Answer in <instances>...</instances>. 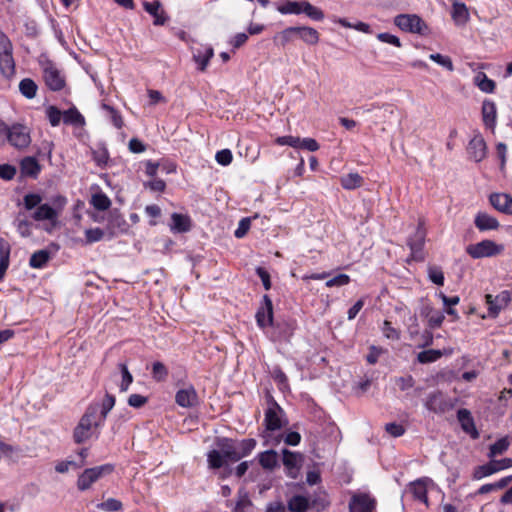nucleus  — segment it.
<instances>
[{
    "mask_svg": "<svg viewBox=\"0 0 512 512\" xmlns=\"http://www.w3.org/2000/svg\"><path fill=\"white\" fill-rule=\"evenodd\" d=\"M286 424L287 420L283 409L275 401H271L265 411V430L262 433L264 445L277 446L280 444L282 441V434L278 432Z\"/></svg>",
    "mask_w": 512,
    "mask_h": 512,
    "instance_id": "1",
    "label": "nucleus"
},
{
    "mask_svg": "<svg viewBox=\"0 0 512 512\" xmlns=\"http://www.w3.org/2000/svg\"><path fill=\"white\" fill-rule=\"evenodd\" d=\"M103 424V416H98V409L89 407L74 429L75 442L83 443L94 436L97 437Z\"/></svg>",
    "mask_w": 512,
    "mask_h": 512,
    "instance_id": "2",
    "label": "nucleus"
},
{
    "mask_svg": "<svg viewBox=\"0 0 512 512\" xmlns=\"http://www.w3.org/2000/svg\"><path fill=\"white\" fill-rule=\"evenodd\" d=\"M278 11L284 15L304 13L314 21H321L324 18L323 11L306 0H287L278 7Z\"/></svg>",
    "mask_w": 512,
    "mask_h": 512,
    "instance_id": "3",
    "label": "nucleus"
},
{
    "mask_svg": "<svg viewBox=\"0 0 512 512\" xmlns=\"http://www.w3.org/2000/svg\"><path fill=\"white\" fill-rule=\"evenodd\" d=\"M0 138L7 139L12 146L18 149L27 147L31 142L29 131L25 126L18 124L9 128L1 121Z\"/></svg>",
    "mask_w": 512,
    "mask_h": 512,
    "instance_id": "4",
    "label": "nucleus"
},
{
    "mask_svg": "<svg viewBox=\"0 0 512 512\" xmlns=\"http://www.w3.org/2000/svg\"><path fill=\"white\" fill-rule=\"evenodd\" d=\"M40 66L43 71L45 84L50 90L59 91L65 86V76L55 63L47 58H41Z\"/></svg>",
    "mask_w": 512,
    "mask_h": 512,
    "instance_id": "5",
    "label": "nucleus"
},
{
    "mask_svg": "<svg viewBox=\"0 0 512 512\" xmlns=\"http://www.w3.org/2000/svg\"><path fill=\"white\" fill-rule=\"evenodd\" d=\"M394 24L402 31L425 35L428 33V26L422 18L416 14H400L394 18Z\"/></svg>",
    "mask_w": 512,
    "mask_h": 512,
    "instance_id": "6",
    "label": "nucleus"
},
{
    "mask_svg": "<svg viewBox=\"0 0 512 512\" xmlns=\"http://www.w3.org/2000/svg\"><path fill=\"white\" fill-rule=\"evenodd\" d=\"M13 47L9 38L0 33V73L10 78L15 73V62L13 59Z\"/></svg>",
    "mask_w": 512,
    "mask_h": 512,
    "instance_id": "7",
    "label": "nucleus"
},
{
    "mask_svg": "<svg viewBox=\"0 0 512 512\" xmlns=\"http://www.w3.org/2000/svg\"><path fill=\"white\" fill-rule=\"evenodd\" d=\"M504 251L502 244H497L493 240L485 239L476 244H470L466 247V252L473 259L493 257Z\"/></svg>",
    "mask_w": 512,
    "mask_h": 512,
    "instance_id": "8",
    "label": "nucleus"
},
{
    "mask_svg": "<svg viewBox=\"0 0 512 512\" xmlns=\"http://www.w3.org/2000/svg\"><path fill=\"white\" fill-rule=\"evenodd\" d=\"M113 471V466L105 464L93 468H88L79 475L77 480V487L81 491L89 489L92 484L102 478L104 475L110 474Z\"/></svg>",
    "mask_w": 512,
    "mask_h": 512,
    "instance_id": "9",
    "label": "nucleus"
},
{
    "mask_svg": "<svg viewBox=\"0 0 512 512\" xmlns=\"http://www.w3.org/2000/svg\"><path fill=\"white\" fill-rule=\"evenodd\" d=\"M376 500L369 493L355 492L349 502L350 512H373Z\"/></svg>",
    "mask_w": 512,
    "mask_h": 512,
    "instance_id": "10",
    "label": "nucleus"
},
{
    "mask_svg": "<svg viewBox=\"0 0 512 512\" xmlns=\"http://www.w3.org/2000/svg\"><path fill=\"white\" fill-rule=\"evenodd\" d=\"M485 301L488 306V317L496 318L500 311L511 301V292L509 290L501 291L497 296L487 294Z\"/></svg>",
    "mask_w": 512,
    "mask_h": 512,
    "instance_id": "11",
    "label": "nucleus"
},
{
    "mask_svg": "<svg viewBox=\"0 0 512 512\" xmlns=\"http://www.w3.org/2000/svg\"><path fill=\"white\" fill-rule=\"evenodd\" d=\"M191 52L197 69L204 72L214 56V49L209 44H200L198 47H192Z\"/></svg>",
    "mask_w": 512,
    "mask_h": 512,
    "instance_id": "12",
    "label": "nucleus"
},
{
    "mask_svg": "<svg viewBox=\"0 0 512 512\" xmlns=\"http://www.w3.org/2000/svg\"><path fill=\"white\" fill-rule=\"evenodd\" d=\"M283 465L286 473L290 478L296 479L299 475L303 463V456L297 452H291L288 449H283Z\"/></svg>",
    "mask_w": 512,
    "mask_h": 512,
    "instance_id": "13",
    "label": "nucleus"
},
{
    "mask_svg": "<svg viewBox=\"0 0 512 512\" xmlns=\"http://www.w3.org/2000/svg\"><path fill=\"white\" fill-rule=\"evenodd\" d=\"M425 242V231L421 224L416 229L415 234L408 239V246L411 250V259L414 261H422L424 259L423 247Z\"/></svg>",
    "mask_w": 512,
    "mask_h": 512,
    "instance_id": "14",
    "label": "nucleus"
},
{
    "mask_svg": "<svg viewBox=\"0 0 512 512\" xmlns=\"http://www.w3.org/2000/svg\"><path fill=\"white\" fill-rule=\"evenodd\" d=\"M257 325L264 329L273 324V304L268 295H264L260 307L256 312Z\"/></svg>",
    "mask_w": 512,
    "mask_h": 512,
    "instance_id": "15",
    "label": "nucleus"
},
{
    "mask_svg": "<svg viewBox=\"0 0 512 512\" xmlns=\"http://www.w3.org/2000/svg\"><path fill=\"white\" fill-rule=\"evenodd\" d=\"M175 402L183 408H192L198 404V395L193 386H187L177 391Z\"/></svg>",
    "mask_w": 512,
    "mask_h": 512,
    "instance_id": "16",
    "label": "nucleus"
},
{
    "mask_svg": "<svg viewBox=\"0 0 512 512\" xmlns=\"http://www.w3.org/2000/svg\"><path fill=\"white\" fill-rule=\"evenodd\" d=\"M144 10L150 14L153 18V24L156 26H162L164 25L169 17L166 14V12L162 9L161 2L158 0H155L153 2L144 1L143 2Z\"/></svg>",
    "mask_w": 512,
    "mask_h": 512,
    "instance_id": "17",
    "label": "nucleus"
},
{
    "mask_svg": "<svg viewBox=\"0 0 512 512\" xmlns=\"http://www.w3.org/2000/svg\"><path fill=\"white\" fill-rule=\"evenodd\" d=\"M31 218L37 222L48 221L52 226H55L58 219V212L51 205L45 203L41 204L33 211Z\"/></svg>",
    "mask_w": 512,
    "mask_h": 512,
    "instance_id": "18",
    "label": "nucleus"
},
{
    "mask_svg": "<svg viewBox=\"0 0 512 512\" xmlns=\"http://www.w3.org/2000/svg\"><path fill=\"white\" fill-rule=\"evenodd\" d=\"M468 153L476 162H480L486 156V143L481 135H475L468 144Z\"/></svg>",
    "mask_w": 512,
    "mask_h": 512,
    "instance_id": "19",
    "label": "nucleus"
},
{
    "mask_svg": "<svg viewBox=\"0 0 512 512\" xmlns=\"http://www.w3.org/2000/svg\"><path fill=\"white\" fill-rule=\"evenodd\" d=\"M490 204L499 212L512 214V196L506 193H494L490 195Z\"/></svg>",
    "mask_w": 512,
    "mask_h": 512,
    "instance_id": "20",
    "label": "nucleus"
},
{
    "mask_svg": "<svg viewBox=\"0 0 512 512\" xmlns=\"http://www.w3.org/2000/svg\"><path fill=\"white\" fill-rule=\"evenodd\" d=\"M425 407L434 413H443L448 409V402L443 393L434 392L427 397Z\"/></svg>",
    "mask_w": 512,
    "mask_h": 512,
    "instance_id": "21",
    "label": "nucleus"
},
{
    "mask_svg": "<svg viewBox=\"0 0 512 512\" xmlns=\"http://www.w3.org/2000/svg\"><path fill=\"white\" fill-rule=\"evenodd\" d=\"M432 484L429 478L419 479L410 485V491L414 498L428 506L427 485Z\"/></svg>",
    "mask_w": 512,
    "mask_h": 512,
    "instance_id": "22",
    "label": "nucleus"
},
{
    "mask_svg": "<svg viewBox=\"0 0 512 512\" xmlns=\"http://www.w3.org/2000/svg\"><path fill=\"white\" fill-rule=\"evenodd\" d=\"M482 117L486 127L494 129L496 126L497 109L491 100H485L482 104Z\"/></svg>",
    "mask_w": 512,
    "mask_h": 512,
    "instance_id": "23",
    "label": "nucleus"
},
{
    "mask_svg": "<svg viewBox=\"0 0 512 512\" xmlns=\"http://www.w3.org/2000/svg\"><path fill=\"white\" fill-rule=\"evenodd\" d=\"M257 459L264 470L272 471L279 466L278 454L272 449L259 453Z\"/></svg>",
    "mask_w": 512,
    "mask_h": 512,
    "instance_id": "24",
    "label": "nucleus"
},
{
    "mask_svg": "<svg viewBox=\"0 0 512 512\" xmlns=\"http://www.w3.org/2000/svg\"><path fill=\"white\" fill-rule=\"evenodd\" d=\"M474 223L480 231L496 230L499 227L498 220L485 212L477 213Z\"/></svg>",
    "mask_w": 512,
    "mask_h": 512,
    "instance_id": "25",
    "label": "nucleus"
},
{
    "mask_svg": "<svg viewBox=\"0 0 512 512\" xmlns=\"http://www.w3.org/2000/svg\"><path fill=\"white\" fill-rule=\"evenodd\" d=\"M458 421L461 424L462 429L471 434L473 438H477L479 436L475 425L474 420L471 416V413L467 409H460L457 413Z\"/></svg>",
    "mask_w": 512,
    "mask_h": 512,
    "instance_id": "26",
    "label": "nucleus"
},
{
    "mask_svg": "<svg viewBox=\"0 0 512 512\" xmlns=\"http://www.w3.org/2000/svg\"><path fill=\"white\" fill-rule=\"evenodd\" d=\"M296 34L308 45H316L319 42V33L316 29L308 26L296 27Z\"/></svg>",
    "mask_w": 512,
    "mask_h": 512,
    "instance_id": "27",
    "label": "nucleus"
},
{
    "mask_svg": "<svg viewBox=\"0 0 512 512\" xmlns=\"http://www.w3.org/2000/svg\"><path fill=\"white\" fill-rule=\"evenodd\" d=\"M219 447L221 448V451L226 459L234 462L240 460V455L237 449V442L230 439H223L220 442Z\"/></svg>",
    "mask_w": 512,
    "mask_h": 512,
    "instance_id": "28",
    "label": "nucleus"
},
{
    "mask_svg": "<svg viewBox=\"0 0 512 512\" xmlns=\"http://www.w3.org/2000/svg\"><path fill=\"white\" fill-rule=\"evenodd\" d=\"M10 251V244L5 239L0 238V281L9 267Z\"/></svg>",
    "mask_w": 512,
    "mask_h": 512,
    "instance_id": "29",
    "label": "nucleus"
},
{
    "mask_svg": "<svg viewBox=\"0 0 512 512\" xmlns=\"http://www.w3.org/2000/svg\"><path fill=\"white\" fill-rule=\"evenodd\" d=\"M171 230L173 232L182 233L187 232L190 229V219L188 216L173 213L171 216Z\"/></svg>",
    "mask_w": 512,
    "mask_h": 512,
    "instance_id": "30",
    "label": "nucleus"
},
{
    "mask_svg": "<svg viewBox=\"0 0 512 512\" xmlns=\"http://www.w3.org/2000/svg\"><path fill=\"white\" fill-rule=\"evenodd\" d=\"M40 172V165L34 157H25L21 161V173L24 176L36 177Z\"/></svg>",
    "mask_w": 512,
    "mask_h": 512,
    "instance_id": "31",
    "label": "nucleus"
},
{
    "mask_svg": "<svg viewBox=\"0 0 512 512\" xmlns=\"http://www.w3.org/2000/svg\"><path fill=\"white\" fill-rule=\"evenodd\" d=\"M63 122L68 125L80 127L85 124V119L75 107H72L63 112Z\"/></svg>",
    "mask_w": 512,
    "mask_h": 512,
    "instance_id": "32",
    "label": "nucleus"
},
{
    "mask_svg": "<svg viewBox=\"0 0 512 512\" xmlns=\"http://www.w3.org/2000/svg\"><path fill=\"white\" fill-rule=\"evenodd\" d=\"M50 259L49 251L42 249L34 252L29 260V265L35 269L43 268Z\"/></svg>",
    "mask_w": 512,
    "mask_h": 512,
    "instance_id": "33",
    "label": "nucleus"
},
{
    "mask_svg": "<svg viewBox=\"0 0 512 512\" xmlns=\"http://www.w3.org/2000/svg\"><path fill=\"white\" fill-rule=\"evenodd\" d=\"M340 183L344 189L353 190L362 185L363 178L360 174L356 172L349 173L340 178Z\"/></svg>",
    "mask_w": 512,
    "mask_h": 512,
    "instance_id": "34",
    "label": "nucleus"
},
{
    "mask_svg": "<svg viewBox=\"0 0 512 512\" xmlns=\"http://www.w3.org/2000/svg\"><path fill=\"white\" fill-rule=\"evenodd\" d=\"M17 232L21 237L27 238L32 235L33 224L28 219L24 218L19 214L13 222Z\"/></svg>",
    "mask_w": 512,
    "mask_h": 512,
    "instance_id": "35",
    "label": "nucleus"
},
{
    "mask_svg": "<svg viewBox=\"0 0 512 512\" xmlns=\"http://www.w3.org/2000/svg\"><path fill=\"white\" fill-rule=\"evenodd\" d=\"M474 83L482 92L485 93H492L495 89L494 81L489 79L483 72H479L474 77Z\"/></svg>",
    "mask_w": 512,
    "mask_h": 512,
    "instance_id": "36",
    "label": "nucleus"
},
{
    "mask_svg": "<svg viewBox=\"0 0 512 512\" xmlns=\"http://www.w3.org/2000/svg\"><path fill=\"white\" fill-rule=\"evenodd\" d=\"M37 89L36 83L30 78H25L19 83L20 93L27 99H33L36 96Z\"/></svg>",
    "mask_w": 512,
    "mask_h": 512,
    "instance_id": "37",
    "label": "nucleus"
},
{
    "mask_svg": "<svg viewBox=\"0 0 512 512\" xmlns=\"http://www.w3.org/2000/svg\"><path fill=\"white\" fill-rule=\"evenodd\" d=\"M424 314L428 319V324L431 328L440 327L444 321V314L441 311L435 310L431 307H426Z\"/></svg>",
    "mask_w": 512,
    "mask_h": 512,
    "instance_id": "38",
    "label": "nucleus"
},
{
    "mask_svg": "<svg viewBox=\"0 0 512 512\" xmlns=\"http://www.w3.org/2000/svg\"><path fill=\"white\" fill-rule=\"evenodd\" d=\"M308 506V499L302 495H295L288 501V508L292 512H304Z\"/></svg>",
    "mask_w": 512,
    "mask_h": 512,
    "instance_id": "39",
    "label": "nucleus"
},
{
    "mask_svg": "<svg viewBox=\"0 0 512 512\" xmlns=\"http://www.w3.org/2000/svg\"><path fill=\"white\" fill-rule=\"evenodd\" d=\"M444 353V351L435 349L425 350L417 355V360L422 364L432 363L440 359Z\"/></svg>",
    "mask_w": 512,
    "mask_h": 512,
    "instance_id": "40",
    "label": "nucleus"
},
{
    "mask_svg": "<svg viewBox=\"0 0 512 512\" xmlns=\"http://www.w3.org/2000/svg\"><path fill=\"white\" fill-rule=\"evenodd\" d=\"M510 446V441L507 437L498 439L495 443L490 446L488 456L493 458L497 455L503 454Z\"/></svg>",
    "mask_w": 512,
    "mask_h": 512,
    "instance_id": "41",
    "label": "nucleus"
},
{
    "mask_svg": "<svg viewBox=\"0 0 512 512\" xmlns=\"http://www.w3.org/2000/svg\"><path fill=\"white\" fill-rule=\"evenodd\" d=\"M224 459H226L222 453V451L211 450L207 454V462L208 466L211 469H219L224 464Z\"/></svg>",
    "mask_w": 512,
    "mask_h": 512,
    "instance_id": "42",
    "label": "nucleus"
},
{
    "mask_svg": "<svg viewBox=\"0 0 512 512\" xmlns=\"http://www.w3.org/2000/svg\"><path fill=\"white\" fill-rule=\"evenodd\" d=\"M496 473L493 462L490 461L487 464L477 466L473 472V479L481 480L482 478L488 477L492 474Z\"/></svg>",
    "mask_w": 512,
    "mask_h": 512,
    "instance_id": "43",
    "label": "nucleus"
},
{
    "mask_svg": "<svg viewBox=\"0 0 512 512\" xmlns=\"http://www.w3.org/2000/svg\"><path fill=\"white\" fill-rule=\"evenodd\" d=\"M46 117L51 126L56 127L63 120V112H61L56 106H48L45 110Z\"/></svg>",
    "mask_w": 512,
    "mask_h": 512,
    "instance_id": "44",
    "label": "nucleus"
},
{
    "mask_svg": "<svg viewBox=\"0 0 512 512\" xmlns=\"http://www.w3.org/2000/svg\"><path fill=\"white\" fill-rule=\"evenodd\" d=\"M118 367L120 369L122 376L119 388L121 392H126L129 389L131 383L133 382V376L129 372L128 367L125 363H119Z\"/></svg>",
    "mask_w": 512,
    "mask_h": 512,
    "instance_id": "45",
    "label": "nucleus"
},
{
    "mask_svg": "<svg viewBox=\"0 0 512 512\" xmlns=\"http://www.w3.org/2000/svg\"><path fill=\"white\" fill-rule=\"evenodd\" d=\"M42 202V196L38 193H28L23 198L24 208L28 211L37 209Z\"/></svg>",
    "mask_w": 512,
    "mask_h": 512,
    "instance_id": "46",
    "label": "nucleus"
},
{
    "mask_svg": "<svg viewBox=\"0 0 512 512\" xmlns=\"http://www.w3.org/2000/svg\"><path fill=\"white\" fill-rule=\"evenodd\" d=\"M468 10L463 3H454L452 8V17L456 22H465L468 19Z\"/></svg>",
    "mask_w": 512,
    "mask_h": 512,
    "instance_id": "47",
    "label": "nucleus"
},
{
    "mask_svg": "<svg viewBox=\"0 0 512 512\" xmlns=\"http://www.w3.org/2000/svg\"><path fill=\"white\" fill-rule=\"evenodd\" d=\"M240 459L248 456L256 447V440L249 438L237 442Z\"/></svg>",
    "mask_w": 512,
    "mask_h": 512,
    "instance_id": "48",
    "label": "nucleus"
},
{
    "mask_svg": "<svg viewBox=\"0 0 512 512\" xmlns=\"http://www.w3.org/2000/svg\"><path fill=\"white\" fill-rule=\"evenodd\" d=\"M92 205L98 210H107L111 206L110 199L103 193H97L92 196Z\"/></svg>",
    "mask_w": 512,
    "mask_h": 512,
    "instance_id": "49",
    "label": "nucleus"
},
{
    "mask_svg": "<svg viewBox=\"0 0 512 512\" xmlns=\"http://www.w3.org/2000/svg\"><path fill=\"white\" fill-rule=\"evenodd\" d=\"M429 58L432 61H434L435 63H437L438 65L446 68L449 71H453L454 70V66H453L452 60L448 56H444V55L439 54V53H434V54H430Z\"/></svg>",
    "mask_w": 512,
    "mask_h": 512,
    "instance_id": "50",
    "label": "nucleus"
},
{
    "mask_svg": "<svg viewBox=\"0 0 512 512\" xmlns=\"http://www.w3.org/2000/svg\"><path fill=\"white\" fill-rule=\"evenodd\" d=\"M393 381L401 391L409 390L415 384V380L411 375L395 377Z\"/></svg>",
    "mask_w": 512,
    "mask_h": 512,
    "instance_id": "51",
    "label": "nucleus"
},
{
    "mask_svg": "<svg viewBox=\"0 0 512 512\" xmlns=\"http://www.w3.org/2000/svg\"><path fill=\"white\" fill-rule=\"evenodd\" d=\"M429 279L436 285L442 286L444 284V274L440 267L430 266L428 268Z\"/></svg>",
    "mask_w": 512,
    "mask_h": 512,
    "instance_id": "52",
    "label": "nucleus"
},
{
    "mask_svg": "<svg viewBox=\"0 0 512 512\" xmlns=\"http://www.w3.org/2000/svg\"><path fill=\"white\" fill-rule=\"evenodd\" d=\"M86 243L92 244L102 240L104 237V231L101 228H90L85 230Z\"/></svg>",
    "mask_w": 512,
    "mask_h": 512,
    "instance_id": "53",
    "label": "nucleus"
},
{
    "mask_svg": "<svg viewBox=\"0 0 512 512\" xmlns=\"http://www.w3.org/2000/svg\"><path fill=\"white\" fill-rule=\"evenodd\" d=\"M168 375V370L161 362H155L152 365V376L157 381L164 380Z\"/></svg>",
    "mask_w": 512,
    "mask_h": 512,
    "instance_id": "54",
    "label": "nucleus"
},
{
    "mask_svg": "<svg viewBox=\"0 0 512 512\" xmlns=\"http://www.w3.org/2000/svg\"><path fill=\"white\" fill-rule=\"evenodd\" d=\"M350 282V277L347 274H338L335 277L326 281V287H342Z\"/></svg>",
    "mask_w": 512,
    "mask_h": 512,
    "instance_id": "55",
    "label": "nucleus"
},
{
    "mask_svg": "<svg viewBox=\"0 0 512 512\" xmlns=\"http://www.w3.org/2000/svg\"><path fill=\"white\" fill-rule=\"evenodd\" d=\"M114 403V397L109 396L103 401V404L100 407L94 406L95 408L98 409V416H103V423L105 422L107 414L113 408Z\"/></svg>",
    "mask_w": 512,
    "mask_h": 512,
    "instance_id": "56",
    "label": "nucleus"
},
{
    "mask_svg": "<svg viewBox=\"0 0 512 512\" xmlns=\"http://www.w3.org/2000/svg\"><path fill=\"white\" fill-rule=\"evenodd\" d=\"M215 160L217 161L218 164H220L222 166L229 165L233 160V155H232L231 150L222 149V150L218 151L215 155Z\"/></svg>",
    "mask_w": 512,
    "mask_h": 512,
    "instance_id": "57",
    "label": "nucleus"
},
{
    "mask_svg": "<svg viewBox=\"0 0 512 512\" xmlns=\"http://www.w3.org/2000/svg\"><path fill=\"white\" fill-rule=\"evenodd\" d=\"M83 465V462L78 464L75 461H60L55 465V470L58 473H66L69 469H78Z\"/></svg>",
    "mask_w": 512,
    "mask_h": 512,
    "instance_id": "58",
    "label": "nucleus"
},
{
    "mask_svg": "<svg viewBox=\"0 0 512 512\" xmlns=\"http://www.w3.org/2000/svg\"><path fill=\"white\" fill-rule=\"evenodd\" d=\"M250 225H251L250 218H242L239 221L238 227L236 228V230L234 232L235 237L238 239L243 238L247 234L248 230L250 229Z\"/></svg>",
    "mask_w": 512,
    "mask_h": 512,
    "instance_id": "59",
    "label": "nucleus"
},
{
    "mask_svg": "<svg viewBox=\"0 0 512 512\" xmlns=\"http://www.w3.org/2000/svg\"><path fill=\"white\" fill-rule=\"evenodd\" d=\"M102 108L110 114L113 125L116 128L120 129L123 126V120L121 115L113 107L107 104H103Z\"/></svg>",
    "mask_w": 512,
    "mask_h": 512,
    "instance_id": "60",
    "label": "nucleus"
},
{
    "mask_svg": "<svg viewBox=\"0 0 512 512\" xmlns=\"http://www.w3.org/2000/svg\"><path fill=\"white\" fill-rule=\"evenodd\" d=\"M381 330L387 339L398 340L400 337L399 331L392 327L391 322L387 320L384 321Z\"/></svg>",
    "mask_w": 512,
    "mask_h": 512,
    "instance_id": "61",
    "label": "nucleus"
},
{
    "mask_svg": "<svg viewBox=\"0 0 512 512\" xmlns=\"http://www.w3.org/2000/svg\"><path fill=\"white\" fill-rule=\"evenodd\" d=\"M377 39L382 43H387L396 47H401V41L396 35L383 32L377 34Z\"/></svg>",
    "mask_w": 512,
    "mask_h": 512,
    "instance_id": "62",
    "label": "nucleus"
},
{
    "mask_svg": "<svg viewBox=\"0 0 512 512\" xmlns=\"http://www.w3.org/2000/svg\"><path fill=\"white\" fill-rule=\"evenodd\" d=\"M294 35H297L296 27H288L281 31L277 37L280 40L281 44L284 46L293 40Z\"/></svg>",
    "mask_w": 512,
    "mask_h": 512,
    "instance_id": "63",
    "label": "nucleus"
},
{
    "mask_svg": "<svg viewBox=\"0 0 512 512\" xmlns=\"http://www.w3.org/2000/svg\"><path fill=\"white\" fill-rule=\"evenodd\" d=\"M122 507V504L120 501L110 498L100 504H98V508L104 511H118Z\"/></svg>",
    "mask_w": 512,
    "mask_h": 512,
    "instance_id": "64",
    "label": "nucleus"
}]
</instances>
